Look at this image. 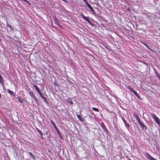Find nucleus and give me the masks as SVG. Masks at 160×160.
<instances>
[{
    "mask_svg": "<svg viewBox=\"0 0 160 160\" xmlns=\"http://www.w3.org/2000/svg\"><path fill=\"white\" fill-rule=\"evenodd\" d=\"M36 130L40 134V136L42 137V138H43L42 137L43 134H42V132L37 128H36Z\"/></svg>",
    "mask_w": 160,
    "mask_h": 160,
    "instance_id": "obj_14",
    "label": "nucleus"
},
{
    "mask_svg": "<svg viewBox=\"0 0 160 160\" xmlns=\"http://www.w3.org/2000/svg\"><path fill=\"white\" fill-rule=\"evenodd\" d=\"M92 109L95 112H98L99 111V109L93 107L92 108Z\"/></svg>",
    "mask_w": 160,
    "mask_h": 160,
    "instance_id": "obj_17",
    "label": "nucleus"
},
{
    "mask_svg": "<svg viewBox=\"0 0 160 160\" xmlns=\"http://www.w3.org/2000/svg\"><path fill=\"white\" fill-rule=\"evenodd\" d=\"M85 3L87 1V0H82Z\"/></svg>",
    "mask_w": 160,
    "mask_h": 160,
    "instance_id": "obj_29",
    "label": "nucleus"
},
{
    "mask_svg": "<svg viewBox=\"0 0 160 160\" xmlns=\"http://www.w3.org/2000/svg\"><path fill=\"white\" fill-rule=\"evenodd\" d=\"M28 153L33 160H36V158L35 157L31 152H29Z\"/></svg>",
    "mask_w": 160,
    "mask_h": 160,
    "instance_id": "obj_16",
    "label": "nucleus"
},
{
    "mask_svg": "<svg viewBox=\"0 0 160 160\" xmlns=\"http://www.w3.org/2000/svg\"><path fill=\"white\" fill-rule=\"evenodd\" d=\"M77 116L79 120H82L80 115H77Z\"/></svg>",
    "mask_w": 160,
    "mask_h": 160,
    "instance_id": "obj_21",
    "label": "nucleus"
},
{
    "mask_svg": "<svg viewBox=\"0 0 160 160\" xmlns=\"http://www.w3.org/2000/svg\"><path fill=\"white\" fill-rule=\"evenodd\" d=\"M101 126L102 128L103 131L107 133L108 132L107 129L106 128L105 126L104 125V124L103 123H101Z\"/></svg>",
    "mask_w": 160,
    "mask_h": 160,
    "instance_id": "obj_8",
    "label": "nucleus"
},
{
    "mask_svg": "<svg viewBox=\"0 0 160 160\" xmlns=\"http://www.w3.org/2000/svg\"><path fill=\"white\" fill-rule=\"evenodd\" d=\"M156 123L160 126V121H155Z\"/></svg>",
    "mask_w": 160,
    "mask_h": 160,
    "instance_id": "obj_24",
    "label": "nucleus"
},
{
    "mask_svg": "<svg viewBox=\"0 0 160 160\" xmlns=\"http://www.w3.org/2000/svg\"><path fill=\"white\" fill-rule=\"evenodd\" d=\"M155 74L157 77H158L160 79V76L158 72H156Z\"/></svg>",
    "mask_w": 160,
    "mask_h": 160,
    "instance_id": "obj_20",
    "label": "nucleus"
},
{
    "mask_svg": "<svg viewBox=\"0 0 160 160\" xmlns=\"http://www.w3.org/2000/svg\"><path fill=\"white\" fill-rule=\"evenodd\" d=\"M127 88L131 91H132L133 92V93L138 97V99H141L140 96L138 95V93L136 92V91L135 90H134L130 86H128Z\"/></svg>",
    "mask_w": 160,
    "mask_h": 160,
    "instance_id": "obj_1",
    "label": "nucleus"
},
{
    "mask_svg": "<svg viewBox=\"0 0 160 160\" xmlns=\"http://www.w3.org/2000/svg\"><path fill=\"white\" fill-rule=\"evenodd\" d=\"M151 116L154 119V120H159V118L157 117L155 114H152Z\"/></svg>",
    "mask_w": 160,
    "mask_h": 160,
    "instance_id": "obj_13",
    "label": "nucleus"
},
{
    "mask_svg": "<svg viewBox=\"0 0 160 160\" xmlns=\"http://www.w3.org/2000/svg\"><path fill=\"white\" fill-rule=\"evenodd\" d=\"M56 130L57 131V133H58V134L59 135V136H60L61 135V133H60V132L59 131L58 129V128H57V129H56Z\"/></svg>",
    "mask_w": 160,
    "mask_h": 160,
    "instance_id": "obj_22",
    "label": "nucleus"
},
{
    "mask_svg": "<svg viewBox=\"0 0 160 160\" xmlns=\"http://www.w3.org/2000/svg\"><path fill=\"white\" fill-rule=\"evenodd\" d=\"M40 96L42 98L44 99L45 97H44L43 95H42V94L41 93V94L40 95Z\"/></svg>",
    "mask_w": 160,
    "mask_h": 160,
    "instance_id": "obj_27",
    "label": "nucleus"
},
{
    "mask_svg": "<svg viewBox=\"0 0 160 160\" xmlns=\"http://www.w3.org/2000/svg\"><path fill=\"white\" fill-rule=\"evenodd\" d=\"M17 98L18 99V101L21 103H23L24 101V99L21 97L18 96L17 97Z\"/></svg>",
    "mask_w": 160,
    "mask_h": 160,
    "instance_id": "obj_11",
    "label": "nucleus"
},
{
    "mask_svg": "<svg viewBox=\"0 0 160 160\" xmlns=\"http://www.w3.org/2000/svg\"><path fill=\"white\" fill-rule=\"evenodd\" d=\"M8 92L11 95L13 96H14L15 95V93L9 89H7Z\"/></svg>",
    "mask_w": 160,
    "mask_h": 160,
    "instance_id": "obj_10",
    "label": "nucleus"
},
{
    "mask_svg": "<svg viewBox=\"0 0 160 160\" xmlns=\"http://www.w3.org/2000/svg\"><path fill=\"white\" fill-rule=\"evenodd\" d=\"M67 101L70 104L72 105L73 104V102L71 99L70 98H69L67 99Z\"/></svg>",
    "mask_w": 160,
    "mask_h": 160,
    "instance_id": "obj_15",
    "label": "nucleus"
},
{
    "mask_svg": "<svg viewBox=\"0 0 160 160\" xmlns=\"http://www.w3.org/2000/svg\"><path fill=\"white\" fill-rule=\"evenodd\" d=\"M0 83L2 85H4L5 84L4 80L2 76L0 74Z\"/></svg>",
    "mask_w": 160,
    "mask_h": 160,
    "instance_id": "obj_9",
    "label": "nucleus"
},
{
    "mask_svg": "<svg viewBox=\"0 0 160 160\" xmlns=\"http://www.w3.org/2000/svg\"><path fill=\"white\" fill-rule=\"evenodd\" d=\"M139 124L141 127L144 130H146L147 129L146 127L141 122V121H138Z\"/></svg>",
    "mask_w": 160,
    "mask_h": 160,
    "instance_id": "obj_7",
    "label": "nucleus"
},
{
    "mask_svg": "<svg viewBox=\"0 0 160 160\" xmlns=\"http://www.w3.org/2000/svg\"><path fill=\"white\" fill-rule=\"evenodd\" d=\"M81 16L82 18L85 19L86 21H87L89 23L91 24V22L89 20L88 17H87L84 15L82 13H81Z\"/></svg>",
    "mask_w": 160,
    "mask_h": 160,
    "instance_id": "obj_4",
    "label": "nucleus"
},
{
    "mask_svg": "<svg viewBox=\"0 0 160 160\" xmlns=\"http://www.w3.org/2000/svg\"><path fill=\"white\" fill-rule=\"evenodd\" d=\"M7 27H9V28H12V27L11 26V25H7Z\"/></svg>",
    "mask_w": 160,
    "mask_h": 160,
    "instance_id": "obj_26",
    "label": "nucleus"
},
{
    "mask_svg": "<svg viewBox=\"0 0 160 160\" xmlns=\"http://www.w3.org/2000/svg\"><path fill=\"white\" fill-rule=\"evenodd\" d=\"M44 100V101L46 102H47V99L45 98H44V99H43Z\"/></svg>",
    "mask_w": 160,
    "mask_h": 160,
    "instance_id": "obj_28",
    "label": "nucleus"
},
{
    "mask_svg": "<svg viewBox=\"0 0 160 160\" xmlns=\"http://www.w3.org/2000/svg\"><path fill=\"white\" fill-rule=\"evenodd\" d=\"M54 21L55 24L58 25L59 27H60V24H59V22L57 20V18H54Z\"/></svg>",
    "mask_w": 160,
    "mask_h": 160,
    "instance_id": "obj_12",
    "label": "nucleus"
},
{
    "mask_svg": "<svg viewBox=\"0 0 160 160\" xmlns=\"http://www.w3.org/2000/svg\"><path fill=\"white\" fill-rule=\"evenodd\" d=\"M136 118L137 120H140L137 114L135 115Z\"/></svg>",
    "mask_w": 160,
    "mask_h": 160,
    "instance_id": "obj_23",
    "label": "nucleus"
},
{
    "mask_svg": "<svg viewBox=\"0 0 160 160\" xmlns=\"http://www.w3.org/2000/svg\"><path fill=\"white\" fill-rule=\"evenodd\" d=\"M145 156L146 157L148 158L150 160H156V159L154 158L148 153L146 154Z\"/></svg>",
    "mask_w": 160,
    "mask_h": 160,
    "instance_id": "obj_5",
    "label": "nucleus"
},
{
    "mask_svg": "<svg viewBox=\"0 0 160 160\" xmlns=\"http://www.w3.org/2000/svg\"><path fill=\"white\" fill-rule=\"evenodd\" d=\"M143 44L145 46H146L148 48V49H149V47L145 43H143Z\"/></svg>",
    "mask_w": 160,
    "mask_h": 160,
    "instance_id": "obj_25",
    "label": "nucleus"
},
{
    "mask_svg": "<svg viewBox=\"0 0 160 160\" xmlns=\"http://www.w3.org/2000/svg\"><path fill=\"white\" fill-rule=\"evenodd\" d=\"M51 121L52 123V124L53 125V127H54V128H55V129H57V128L56 127V126L55 125V123L52 121Z\"/></svg>",
    "mask_w": 160,
    "mask_h": 160,
    "instance_id": "obj_19",
    "label": "nucleus"
},
{
    "mask_svg": "<svg viewBox=\"0 0 160 160\" xmlns=\"http://www.w3.org/2000/svg\"><path fill=\"white\" fill-rule=\"evenodd\" d=\"M124 122V123L125 124L126 127L127 128H128L129 127V124H128L126 122V121H123Z\"/></svg>",
    "mask_w": 160,
    "mask_h": 160,
    "instance_id": "obj_18",
    "label": "nucleus"
},
{
    "mask_svg": "<svg viewBox=\"0 0 160 160\" xmlns=\"http://www.w3.org/2000/svg\"><path fill=\"white\" fill-rule=\"evenodd\" d=\"M1 98V94L0 93V98Z\"/></svg>",
    "mask_w": 160,
    "mask_h": 160,
    "instance_id": "obj_30",
    "label": "nucleus"
},
{
    "mask_svg": "<svg viewBox=\"0 0 160 160\" xmlns=\"http://www.w3.org/2000/svg\"><path fill=\"white\" fill-rule=\"evenodd\" d=\"M85 3L87 6L90 9V10L92 12V13L94 15H95L96 12L95 10L90 5L88 2L87 1Z\"/></svg>",
    "mask_w": 160,
    "mask_h": 160,
    "instance_id": "obj_2",
    "label": "nucleus"
},
{
    "mask_svg": "<svg viewBox=\"0 0 160 160\" xmlns=\"http://www.w3.org/2000/svg\"><path fill=\"white\" fill-rule=\"evenodd\" d=\"M29 94L31 97L34 99L35 101L37 103H38V99L36 98L33 92L32 91L29 92Z\"/></svg>",
    "mask_w": 160,
    "mask_h": 160,
    "instance_id": "obj_3",
    "label": "nucleus"
},
{
    "mask_svg": "<svg viewBox=\"0 0 160 160\" xmlns=\"http://www.w3.org/2000/svg\"><path fill=\"white\" fill-rule=\"evenodd\" d=\"M33 86L35 88L36 91L39 94V95L41 94V92L38 87L35 84L33 85Z\"/></svg>",
    "mask_w": 160,
    "mask_h": 160,
    "instance_id": "obj_6",
    "label": "nucleus"
}]
</instances>
